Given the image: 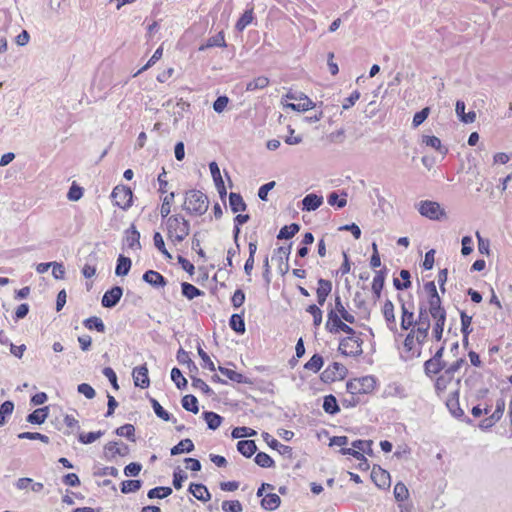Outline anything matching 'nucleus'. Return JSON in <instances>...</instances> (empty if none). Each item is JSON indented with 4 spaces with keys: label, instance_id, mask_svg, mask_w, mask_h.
I'll use <instances>...</instances> for the list:
<instances>
[{
    "label": "nucleus",
    "instance_id": "obj_1",
    "mask_svg": "<svg viewBox=\"0 0 512 512\" xmlns=\"http://www.w3.org/2000/svg\"><path fill=\"white\" fill-rule=\"evenodd\" d=\"M431 323L420 324L411 327L404 339L403 346L411 358H418L421 355L422 346L425 343Z\"/></svg>",
    "mask_w": 512,
    "mask_h": 512
},
{
    "label": "nucleus",
    "instance_id": "obj_2",
    "mask_svg": "<svg viewBox=\"0 0 512 512\" xmlns=\"http://www.w3.org/2000/svg\"><path fill=\"white\" fill-rule=\"evenodd\" d=\"M165 224L167 238L174 244L184 241L190 233V223L181 214L169 216Z\"/></svg>",
    "mask_w": 512,
    "mask_h": 512
},
{
    "label": "nucleus",
    "instance_id": "obj_3",
    "mask_svg": "<svg viewBox=\"0 0 512 512\" xmlns=\"http://www.w3.org/2000/svg\"><path fill=\"white\" fill-rule=\"evenodd\" d=\"M209 200L206 194L200 190H189L185 194L183 209L194 216H202L208 210Z\"/></svg>",
    "mask_w": 512,
    "mask_h": 512
},
{
    "label": "nucleus",
    "instance_id": "obj_4",
    "mask_svg": "<svg viewBox=\"0 0 512 512\" xmlns=\"http://www.w3.org/2000/svg\"><path fill=\"white\" fill-rule=\"evenodd\" d=\"M376 386V380L373 376H364L349 380L346 383L348 394L363 396L371 393Z\"/></svg>",
    "mask_w": 512,
    "mask_h": 512
},
{
    "label": "nucleus",
    "instance_id": "obj_5",
    "mask_svg": "<svg viewBox=\"0 0 512 512\" xmlns=\"http://www.w3.org/2000/svg\"><path fill=\"white\" fill-rule=\"evenodd\" d=\"M363 340L356 336H348L341 339L339 351L345 356H360L363 353Z\"/></svg>",
    "mask_w": 512,
    "mask_h": 512
},
{
    "label": "nucleus",
    "instance_id": "obj_6",
    "mask_svg": "<svg viewBox=\"0 0 512 512\" xmlns=\"http://www.w3.org/2000/svg\"><path fill=\"white\" fill-rule=\"evenodd\" d=\"M419 213L430 220H440L446 217L445 210L436 201L423 200L418 206Z\"/></svg>",
    "mask_w": 512,
    "mask_h": 512
},
{
    "label": "nucleus",
    "instance_id": "obj_7",
    "mask_svg": "<svg viewBox=\"0 0 512 512\" xmlns=\"http://www.w3.org/2000/svg\"><path fill=\"white\" fill-rule=\"evenodd\" d=\"M111 198L116 206L126 210L132 205L133 193L129 187L118 185L113 189Z\"/></svg>",
    "mask_w": 512,
    "mask_h": 512
},
{
    "label": "nucleus",
    "instance_id": "obj_8",
    "mask_svg": "<svg viewBox=\"0 0 512 512\" xmlns=\"http://www.w3.org/2000/svg\"><path fill=\"white\" fill-rule=\"evenodd\" d=\"M398 301L401 306V329L408 331L411 327L416 326V318L414 314V303L407 304L401 295H398Z\"/></svg>",
    "mask_w": 512,
    "mask_h": 512
},
{
    "label": "nucleus",
    "instance_id": "obj_9",
    "mask_svg": "<svg viewBox=\"0 0 512 512\" xmlns=\"http://www.w3.org/2000/svg\"><path fill=\"white\" fill-rule=\"evenodd\" d=\"M347 372L345 366L339 362H333L328 365L321 373V380L325 383H331L337 379H342Z\"/></svg>",
    "mask_w": 512,
    "mask_h": 512
},
{
    "label": "nucleus",
    "instance_id": "obj_10",
    "mask_svg": "<svg viewBox=\"0 0 512 512\" xmlns=\"http://www.w3.org/2000/svg\"><path fill=\"white\" fill-rule=\"evenodd\" d=\"M129 454V447L124 443H119L117 441H110L105 444L103 449V457L107 461L113 460L117 455L119 456H127Z\"/></svg>",
    "mask_w": 512,
    "mask_h": 512
},
{
    "label": "nucleus",
    "instance_id": "obj_11",
    "mask_svg": "<svg viewBox=\"0 0 512 512\" xmlns=\"http://www.w3.org/2000/svg\"><path fill=\"white\" fill-rule=\"evenodd\" d=\"M371 479L378 488L386 489L390 487V474L388 471L382 469L380 466H373L371 471Z\"/></svg>",
    "mask_w": 512,
    "mask_h": 512
},
{
    "label": "nucleus",
    "instance_id": "obj_12",
    "mask_svg": "<svg viewBox=\"0 0 512 512\" xmlns=\"http://www.w3.org/2000/svg\"><path fill=\"white\" fill-rule=\"evenodd\" d=\"M382 314L385 319V323L387 328L393 332L396 333L398 331L397 329V323H396V317L394 313V304L391 300L386 299V301L383 304L382 307Z\"/></svg>",
    "mask_w": 512,
    "mask_h": 512
},
{
    "label": "nucleus",
    "instance_id": "obj_13",
    "mask_svg": "<svg viewBox=\"0 0 512 512\" xmlns=\"http://www.w3.org/2000/svg\"><path fill=\"white\" fill-rule=\"evenodd\" d=\"M123 289L120 286H114L107 290L102 297V306L105 308H113L120 301Z\"/></svg>",
    "mask_w": 512,
    "mask_h": 512
},
{
    "label": "nucleus",
    "instance_id": "obj_14",
    "mask_svg": "<svg viewBox=\"0 0 512 512\" xmlns=\"http://www.w3.org/2000/svg\"><path fill=\"white\" fill-rule=\"evenodd\" d=\"M426 305L433 319L446 318V310L442 306V301L439 295L428 297Z\"/></svg>",
    "mask_w": 512,
    "mask_h": 512
},
{
    "label": "nucleus",
    "instance_id": "obj_15",
    "mask_svg": "<svg viewBox=\"0 0 512 512\" xmlns=\"http://www.w3.org/2000/svg\"><path fill=\"white\" fill-rule=\"evenodd\" d=\"M132 377L136 387H140L142 389L149 387L150 380L146 364L135 367L132 372Z\"/></svg>",
    "mask_w": 512,
    "mask_h": 512
},
{
    "label": "nucleus",
    "instance_id": "obj_16",
    "mask_svg": "<svg viewBox=\"0 0 512 512\" xmlns=\"http://www.w3.org/2000/svg\"><path fill=\"white\" fill-rule=\"evenodd\" d=\"M264 441L268 444V446L274 450H277L279 454L286 456L288 458H292L293 450L290 446L281 444L278 440L273 438L269 433L264 432L262 434Z\"/></svg>",
    "mask_w": 512,
    "mask_h": 512
},
{
    "label": "nucleus",
    "instance_id": "obj_17",
    "mask_svg": "<svg viewBox=\"0 0 512 512\" xmlns=\"http://www.w3.org/2000/svg\"><path fill=\"white\" fill-rule=\"evenodd\" d=\"M291 253V244L289 246H280L275 249L274 254L279 260V271L282 275L286 274L289 271V256Z\"/></svg>",
    "mask_w": 512,
    "mask_h": 512
},
{
    "label": "nucleus",
    "instance_id": "obj_18",
    "mask_svg": "<svg viewBox=\"0 0 512 512\" xmlns=\"http://www.w3.org/2000/svg\"><path fill=\"white\" fill-rule=\"evenodd\" d=\"M124 243L129 249H132V250H140L141 249L140 233L136 229L134 224H132L127 230H125Z\"/></svg>",
    "mask_w": 512,
    "mask_h": 512
},
{
    "label": "nucleus",
    "instance_id": "obj_19",
    "mask_svg": "<svg viewBox=\"0 0 512 512\" xmlns=\"http://www.w3.org/2000/svg\"><path fill=\"white\" fill-rule=\"evenodd\" d=\"M142 279L154 288H163L167 285V279L159 272L155 270H147Z\"/></svg>",
    "mask_w": 512,
    "mask_h": 512
},
{
    "label": "nucleus",
    "instance_id": "obj_20",
    "mask_svg": "<svg viewBox=\"0 0 512 512\" xmlns=\"http://www.w3.org/2000/svg\"><path fill=\"white\" fill-rule=\"evenodd\" d=\"M455 376L445 367L435 379L434 387L438 395L443 393Z\"/></svg>",
    "mask_w": 512,
    "mask_h": 512
},
{
    "label": "nucleus",
    "instance_id": "obj_21",
    "mask_svg": "<svg viewBox=\"0 0 512 512\" xmlns=\"http://www.w3.org/2000/svg\"><path fill=\"white\" fill-rule=\"evenodd\" d=\"M332 291V282L323 278L318 279V287L316 290L317 302L320 306H323L327 297Z\"/></svg>",
    "mask_w": 512,
    "mask_h": 512
},
{
    "label": "nucleus",
    "instance_id": "obj_22",
    "mask_svg": "<svg viewBox=\"0 0 512 512\" xmlns=\"http://www.w3.org/2000/svg\"><path fill=\"white\" fill-rule=\"evenodd\" d=\"M446 406L450 413L457 419L464 416V411L461 409L459 404V391L456 389L451 393L450 397L446 401Z\"/></svg>",
    "mask_w": 512,
    "mask_h": 512
},
{
    "label": "nucleus",
    "instance_id": "obj_23",
    "mask_svg": "<svg viewBox=\"0 0 512 512\" xmlns=\"http://www.w3.org/2000/svg\"><path fill=\"white\" fill-rule=\"evenodd\" d=\"M286 107L298 111L305 112L315 107V103L305 94L299 93V103H288Z\"/></svg>",
    "mask_w": 512,
    "mask_h": 512
},
{
    "label": "nucleus",
    "instance_id": "obj_24",
    "mask_svg": "<svg viewBox=\"0 0 512 512\" xmlns=\"http://www.w3.org/2000/svg\"><path fill=\"white\" fill-rule=\"evenodd\" d=\"M327 317L328 319L325 324L326 330L332 334L339 333L343 323L342 318L334 310H330Z\"/></svg>",
    "mask_w": 512,
    "mask_h": 512
},
{
    "label": "nucleus",
    "instance_id": "obj_25",
    "mask_svg": "<svg viewBox=\"0 0 512 512\" xmlns=\"http://www.w3.org/2000/svg\"><path fill=\"white\" fill-rule=\"evenodd\" d=\"M323 204V197L314 193L307 194L302 200V210L314 211Z\"/></svg>",
    "mask_w": 512,
    "mask_h": 512
},
{
    "label": "nucleus",
    "instance_id": "obj_26",
    "mask_svg": "<svg viewBox=\"0 0 512 512\" xmlns=\"http://www.w3.org/2000/svg\"><path fill=\"white\" fill-rule=\"evenodd\" d=\"M188 491L193 494V496L203 502H207L211 499V494L207 487L203 484L191 483L189 485Z\"/></svg>",
    "mask_w": 512,
    "mask_h": 512
},
{
    "label": "nucleus",
    "instance_id": "obj_27",
    "mask_svg": "<svg viewBox=\"0 0 512 512\" xmlns=\"http://www.w3.org/2000/svg\"><path fill=\"white\" fill-rule=\"evenodd\" d=\"M446 367V362L435 361L430 358L424 362V373L427 377L433 378Z\"/></svg>",
    "mask_w": 512,
    "mask_h": 512
},
{
    "label": "nucleus",
    "instance_id": "obj_28",
    "mask_svg": "<svg viewBox=\"0 0 512 512\" xmlns=\"http://www.w3.org/2000/svg\"><path fill=\"white\" fill-rule=\"evenodd\" d=\"M218 370L222 375L226 376L229 380H231L233 382H236L239 384H250L251 383L250 380L246 376H244L243 374H241L237 371H234L232 369H229V368H226L223 366H219Z\"/></svg>",
    "mask_w": 512,
    "mask_h": 512
},
{
    "label": "nucleus",
    "instance_id": "obj_29",
    "mask_svg": "<svg viewBox=\"0 0 512 512\" xmlns=\"http://www.w3.org/2000/svg\"><path fill=\"white\" fill-rule=\"evenodd\" d=\"M387 269L384 268L376 272V275L373 278L372 282V291L375 295L376 299H379L381 296V291L384 287L385 277H386Z\"/></svg>",
    "mask_w": 512,
    "mask_h": 512
},
{
    "label": "nucleus",
    "instance_id": "obj_30",
    "mask_svg": "<svg viewBox=\"0 0 512 512\" xmlns=\"http://www.w3.org/2000/svg\"><path fill=\"white\" fill-rule=\"evenodd\" d=\"M237 450L244 457L250 458L257 451V446L254 440H240L237 443Z\"/></svg>",
    "mask_w": 512,
    "mask_h": 512
},
{
    "label": "nucleus",
    "instance_id": "obj_31",
    "mask_svg": "<svg viewBox=\"0 0 512 512\" xmlns=\"http://www.w3.org/2000/svg\"><path fill=\"white\" fill-rule=\"evenodd\" d=\"M49 408L42 407L34 410L27 416V421L31 424L40 425L45 422L48 417Z\"/></svg>",
    "mask_w": 512,
    "mask_h": 512
},
{
    "label": "nucleus",
    "instance_id": "obj_32",
    "mask_svg": "<svg viewBox=\"0 0 512 512\" xmlns=\"http://www.w3.org/2000/svg\"><path fill=\"white\" fill-rule=\"evenodd\" d=\"M195 446L191 439L186 438L181 440L177 445L171 448L170 454L172 456L179 455L182 453H190L194 450Z\"/></svg>",
    "mask_w": 512,
    "mask_h": 512
},
{
    "label": "nucleus",
    "instance_id": "obj_33",
    "mask_svg": "<svg viewBox=\"0 0 512 512\" xmlns=\"http://www.w3.org/2000/svg\"><path fill=\"white\" fill-rule=\"evenodd\" d=\"M212 47H226L225 37L223 32H219L214 36L207 39L206 43L199 47V51H204Z\"/></svg>",
    "mask_w": 512,
    "mask_h": 512
},
{
    "label": "nucleus",
    "instance_id": "obj_34",
    "mask_svg": "<svg viewBox=\"0 0 512 512\" xmlns=\"http://www.w3.org/2000/svg\"><path fill=\"white\" fill-rule=\"evenodd\" d=\"M229 205L234 213L245 211L247 208L242 196L239 193L234 192H231L229 195Z\"/></svg>",
    "mask_w": 512,
    "mask_h": 512
},
{
    "label": "nucleus",
    "instance_id": "obj_35",
    "mask_svg": "<svg viewBox=\"0 0 512 512\" xmlns=\"http://www.w3.org/2000/svg\"><path fill=\"white\" fill-rule=\"evenodd\" d=\"M281 503L280 497L275 493H268L263 499L261 500V506L262 508L266 510H275L279 507Z\"/></svg>",
    "mask_w": 512,
    "mask_h": 512
},
{
    "label": "nucleus",
    "instance_id": "obj_36",
    "mask_svg": "<svg viewBox=\"0 0 512 512\" xmlns=\"http://www.w3.org/2000/svg\"><path fill=\"white\" fill-rule=\"evenodd\" d=\"M202 416L206 421L208 428L211 430H216L221 425L223 420L219 414L212 411H205L203 412Z\"/></svg>",
    "mask_w": 512,
    "mask_h": 512
},
{
    "label": "nucleus",
    "instance_id": "obj_37",
    "mask_svg": "<svg viewBox=\"0 0 512 512\" xmlns=\"http://www.w3.org/2000/svg\"><path fill=\"white\" fill-rule=\"evenodd\" d=\"M132 262L131 259L120 255L117 259V265L115 269V274L117 276H125L129 273Z\"/></svg>",
    "mask_w": 512,
    "mask_h": 512
},
{
    "label": "nucleus",
    "instance_id": "obj_38",
    "mask_svg": "<svg viewBox=\"0 0 512 512\" xmlns=\"http://www.w3.org/2000/svg\"><path fill=\"white\" fill-rule=\"evenodd\" d=\"M269 79L266 76H258L246 84V91L253 92L256 90H261L266 88L269 85Z\"/></svg>",
    "mask_w": 512,
    "mask_h": 512
},
{
    "label": "nucleus",
    "instance_id": "obj_39",
    "mask_svg": "<svg viewBox=\"0 0 512 512\" xmlns=\"http://www.w3.org/2000/svg\"><path fill=\"white\" fill-rule=\"evenodd\" d=\"M150 403L157 417L161 418L164 421H171L173 423L176 422V418H174L170 413H168L156 399L150 398Z\"/></svg>",
    "mask_w": 512,
    "mask_h": 512
},
{
    "label": "nucleus",
    "instance_id": "obj_40",
    "mask_svg": "<svg viewBox=\"0 0 512 512\" xmlns=\"http://www.w3.org/2000/svg\"><path fill=\"white\" fill-rule=\"evenodd\" d=\"M323 409L327 414L335 415L340 411L337 399L334 395H326L323 401Z\"/></svg>",
    "mask_w": 512,
    "mask_h": 512
},
{
    "label": "nucleus",
    "instance_id": "obj_41",
    "mask_svg": "<svg viewBox=\"0 0 512 512\" xmlns=\"http://www.w3.org/2000/svg\"><path fill=\"white\" fill-rule=\"evenodd\" d=\"M181 290L182 295L186 297L188 300H192L196 297L204 295V292L202 290L198 289L197 287L188 282H183L181 284Z\"/></svg>",
    "mask_w": 512,
    "mask_h": 512
},
{
    "label": "nucleus",
    "instance_id": "obj_42",
    "mask_svg": "<svg viewBox=\"0 0 512 512\" xmlns=\"http://www.w3.org/2000/svg\"><path fill=\"white\" fill-rule=\"evenodd\" d=\"M83 325L89 330H96L100 333H104L106 329L102 319L97 316H91L85 319Z\"/></svg>",
    "mask_w": 512,
    "mask_h": 512
},
{
    "label": "nucleus",
    "instance_id": "obj_43",
    "mask_svg": "<svg viewBox=\"0 0 512 512\" xmlns=\"http://www.w3.org/2000/svg\"><path fill=\"white\" fill-rule=\"evenodd\" d=\"M229 325L232 330L237 332L238 334H244L245 333V322L243 318V314H233L230 317Z\"/></svg>",
    "mask_w": 512,
    "mask_h": 512
},
{
    "label": "nucleus",
    "instance_id": "obj_44",
    "mask_svg": "<svg viewBox=\"0 0 512 512\" xmlns=\"http://www.w3.org/2000/svg\"><path fill=\"white\" fill-rule=\"evenodd\" d=\"M324 359L320 354H314L304 365V369L317 373L321 370Z\"/></svg>",
    "mask_w": 512,
    "mask_h": 512
},
{
    "label": "nucleus",
    "instance_id": "obj_45",
    "mask_svg": "<svg viewBox=\"0 0 512 512\" xmlns=\"http://www.w3.org/2000/svg\"><path fill=\"white\" fill-rule=\"evenodd\" d=\"M423 143L426 144L427 146L434 148L443 155H446L448 153V149L442 146L441 140L436 136H423Z\"/></svg>",
    "mask_w": 512,
    "mask_h": 512
},
{
    "label": "nucleus",
    "instance_id": "obj_46",
    "mask_svg": "<svg viewBox=\"0 0 512 512\" xmlns=\"http://www.w3.org/2000/svg\"><path fill=\"white\" fill-rule=\"evenodd\" d=\"M115 434L120 437H125L129 441L135 442V427L132 424H124L115 430Z\"/></svg>",
    "mask_w": 512,
    "mask_h": 512
},
{
    "label": "nucleus",
    "instance_id": "obj_47",
    "mask_svg": "<svg viewBox=\"0 0 512 512\" xmlns=\"http://www.w3.org/2000/svg\"><path fill=\"white\" fill-rule=\"evenodd\" d=\"M182 406L185 410L197 414L199 412L198 400L194 395H185L181 400Z\"/></svg>",
    "mask_w": 512,
    "mask_h": 512
},
{
    "label": "nucleus",
    "instance_id": "obj_48",
    "mask_svg": "<svg viewBox=\"0 0 512 512\" xmlns=\"http://www.w3.org/2000/svg\"><path fill=\"white\" fill-rule=\"evenodd\" d=\"M300 230V226L297 223H292L290 225L283 226L278 235V239H290L292 238L298 231Z\"/></svg>",
    "mask_w": 512,
    "mask_h": 512
},
{
    "label": "nucleus",
    "instance_id": "obj_49",
    "mask_svg": "<svg viewBox=\"0 0 512 512\" xmlns=\"http://www.w3.org/2000/svg\"><path fill=\"white\" fill-rule=\"evenodd\" d=\"M13 411L14 403L10 400H7L0 405V427L6 424L7 417H9Z\"/></svg>",
    "mask_w": 512,
    "mask_h": 512
},
{
    "label": "nucleus",
    "instance_id": "obj_50",
    "mask_svg": "<svg viewBox=\"0 0 512 512\" xmlns=\"http://www.w3.org/2000/svg\"><path fill=\"white\" fill-rule=\"evenodd\" d=\"M172 493V489L166 486H159L153 489H150L147 493L149 499L159 498L163 499L169 496Z\"/></svg>",
    "mask_w": 512,
    "mask_h": 512
},
{
    "label": "nucleus",
    "instance_id": "obj_51",
    "mask_svg": "<svg viewBox=\"0 0 512 512\" xmlns=\"http://www.w3.org/2000/svg\"><path fill=\"white\" fill-rule=\"evenodd\" d=\"M347 193L343 192L342 197L339 198L338 194L336 192H332L327 197V202L331 206H336L337 208H343L347 204Z\"/></svg>",
    "mask_w": 512,
    "mask_h": 512
},
{
    "label": "nucleus",
    "instance_id": "obj_52",
    "mask_svg": "<svg viewBox=\"0 0 512 512\" xmlns=\"http://www.w3.org/2000/svg\"><path fill=\"white\" fill-rule=\"evenodd\" d=\"M255 463L263 468L274 467V460L265 452H258L254 459Z\"/></svg>",
    "mask_w": 512,
    "mask_h": 512
},
{
    "label": "nucleus",
    "instance_id": "obj_53",
    "mask_svg": "<svg viewBox=\"0 0 512 512\" xmlns=\"http://www.w3.org/2000/svg\"><path fill=\"white\" fill-rule=\"evenodd\" d=\"M103 435L104 431L101 430L95 432L80 433L78 436V440L82 444H91L95 442L97 439L101 438Z\"/></svg>",
    "mask_w": 512,
    "mask_h": 512
},
{
    "label": "nucleus",
    "instance_id": "obj_54",
    "mask_svg": "<svg viewBox=\"0 0 512 512\" xmlns=\"http://www.w3.org/2000/svg\"><path fill=\"white\" fill-rule=\"evenodd\" d=\"M253 20V9L246 10L236 22V29L243 31Z\"/></svg>",
    "mask_w": 512,
    "mask_h": 512
},
{
    "label": "nucleus",
    "instance_id": "obj_55",
    "mask_svg": "<svg viewBox=\"0 0 512 512\" xmlns=\"http://www.w3.org/2000/svg\"><path fill=\"white\" fill-rule=\"evenodd\" d=\"M351 445L353 448L360 451L361 453H367V454L371 455L373 452L372 451V445H373L372 440L358 439V440L353 441Z\"/></svg>",
    "mask_w": 512,
    "mask_h": 512
},
{
    "label": "nucleus",
    "instance_id": "obj_56",
    "mask_svg": "<svg viewBox=\"0 0 512 512\" xmlns=\"http://www.w3.org/2000/svg\"><path fill=\"white\" fill-rule=\"evenodd\" d=\"M171 379L175 383V385L178 389L182 390L187 387V380L182 375V372L180 371V369H178L176 367H174L171 370Z\"/></svg>",
    "mask_w": 512,
    "mask_h": 512
},
{
    "label": "nucleus",
    "instance_id": "obj_57",
    "mask_svg": "<svg viewBox=\"0 0 512 512\" xmlns=\"http://www.w3.org/2000/svg\"><path fill=\"white\" fill-rule=\"evenodd\" d=\"M142 486L141 480H125L121 483V492L128 494L130 492H136Z\"/></svg>",
    "mask_w": 512,
    "mask_h": 512
},
{
    "label": "nucleus",
    "instance_id": "obj_58",
    "mask_svg": "<svg viewBox=\"0 0 512 512\" xmlns=\"http://www.w3.org/2000/svg\"><path fill=\"white\" fill-rule=\"evenodd\" d=\"M153 241L155 247L164 255L167 259H172L171 254L168 252V250L165 247L164 239L160 232H155L153 235Z\"/></svg>",
    "mask_w": 512,
    "mask_h": 512
},
{
    "label": "nucleus",
    "instance_id": "obj_59",
    "mask_svg": "<svg viewBox=\"0 0 512 512\" xmlns=\"http://www.w3.org/2000/svg\"><path fill=\"white\" fill-rule=\"evenodd\" d=\"M306 311L313 316V325L315 327L320 326L323 317L322 310L316 304H311L306 308Z\"/></svg>",
    "mask_w": 512,
    "mask_h": 512
},
{
    "label": "nucleus",
    "instance_id": "obj_60",
    "mask_svg": "<svg viewBox=\"0 0 512 512\" xmlns=\"http://www.w3.org/2000/svg\"><path fill=\"white\" fill-rule=\"evenodd\" d=\"M175 194L174 192H171L170 194L166 195L163 199V203L160 208V214L162 218H168L170 212H171V204L174 200Z\"/></svg>",
    "mask_w": 512,
    "mask_h": 512
},
{
    "label": "nucleus",
    "instance_id": "obj_61",
    "mask_svg": "<svg viewBox=\"0 0 512 512\" xmlns=\"http://www.w3.org/2000/svg\"><path fill=\"white\" fill-rule=\"evenodd\" d=\"M192 379V387L196 389H200L206 396L214 395V391L209 387V385L202 379L197 377H191Z\"/></svg>",
    "mask_w": 512,
    "mask_h": 512
},
{
    "label": "nucleus",
    "instance_id": "obj_62",
    "mask_svg": "<svg viewBox=\"0 0 512 512\" xmlns=\"http://www.w3.org/2000/svg\"><path fill=\"white\" fill-rule=\"evenodd\" d=\"M434 321L432 335L436 341H440L442 339L446 318H437L434 319Z\"/></svg>",
    "mask_w": 512,
    "mask_h": 512
},
{
    "label": "nucleus",
    "instance_id": "obj_63",
    "mask_svg": "<svg viewBox=\"0 0 512 512\" xmlns=\"http://www.w3.org/2000/svg\"><path fill=\"white\" fill-rule=\"evenodd\" d=\"M222 510L224 512H241L243 507L239 500H226L222 502Z\"/></svg>",
    "mask_w": 512,
    "mask_h": 512
},
{
    "label": "nucleus",
    "instance_id": "obj_64",
    "mask_svg": "<svg viewBox=\"0 0 512 512\" xmlns=\"http://www.w3.org/2000/svg\"><path fill=\"white\" fill-rule=\"evenodd\" d=\"M394 496L397 501H404L409 496V491L406 485L402 482H398L394 487Z\"/></svg>",
    "mask_w": 512,
    "mask_h": 512
}]
</instances>
